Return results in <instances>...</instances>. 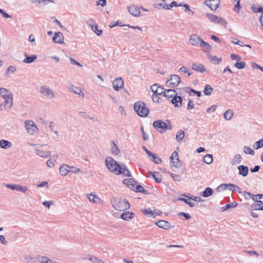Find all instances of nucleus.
<instances>
[{
	"label": "nucleus",
	"mask_w": 263,
	"mask_h": 263,
	"mask_svg": "<svg viewBox=\"0 0 263 263\" xmlns=\"http://www.w3.org/2000/svg\"><path fill=\"white\" fill-rule=\"evenodd\" d=\"M105 164L108 169L116 175L122 174L125 177H130V171L125 164H119L117 161L110 157H107L105 160Z\"/></svg>",
	"instance_id": "obj_1"
},
{
	"label": "nucleus",
	"mask_w": 263,
	"mask_h": 263,
	"mask_svg": "<svg viewBox=\"0 0 263 263\" xmlns=\"http://www.w3.org/2000/svg\"><path fill=\"white\" fill-rule=\"evenodd\" d=\"M189 43L194 46H200L205 52L209 53L211 51V46L205 42L199 35L196 34L191 35Z\"/></svg>",
	"instance_id": "obj_2"
},
{
	"label": "nucleus",
	"mask_w": 263,
	"mask_h": 263,
	"mask_svg": "<svg viewBox=\"0 0 263 263\" xmlns=\"http://www.w3.org/2000/svg\"><path fill=\"white\" fill-rule=\"evenodd\" d=\"M134 110L137 115L141 117H146L149 113L148 108L145 106L143 102L138 101L134 104Z\"/></svg>",
	"instance_id": "obj_3"
},
{
	"label": "nucleus",
	"mask_w": 263,
	"mask_h": 263,
	"mask_svg": "<svg viewBox=\"0 0 263 263\" xmlns=\"http://www.w3.org/2000/svg\"><path fill=\"white\" fill-rule=\"evenodd\" d=\"M112 206L116 210L124 211L129 208L130 204L125 199L116 198L112 203Z\"/></svg>",
	"instance_id": "obj_4"
},
{
	"label": "nucleus",
	"mask_w": 263,
	"mask_h": 263,
	"mask_svg": "<svg viewBox=\"0 0 263 263\" xmlns=\"http://www.w3.org/2000/svg\"><path fill=\"white\" fill-rule=\"evenodd\" d=\"M24 125L27 133L30 136L35 135L39 132V128L32 120H26Z\"/></svg>",
	"instance_id": "obj_5"
},
{
	"label": "nucleus",
	"mask_w": 263,
	"mask_h": 263,
	"mask_svg": "<svg viewBox=\"0 0 263 263\" xmlns=\"http://www.w3.org/2000/svg\"><path fill=\"white\" fill-rule=\"evenodd\" d=\"M39 91L41 94L47 99H53L56 97L54 91L46 85L41 86Z\"/></svg>",
	"instance_id": "obj_6"
},
{
	"label": "nucleus",
	"mask_w": 263,
	"mask_h": 263,
	"mask_svg": "<svg viewBox=\"0 0 263 263\" xmlns=\"http://www.w3.org/2000/svg\"><path fill=\"white\" fill-rule=\"evenodd\" d=\"M206 15L211 22L218 24L224 28L227 27V22L224 19L210 13H206Z\"/></svg>",
	"instance_id": "obj_7"
},
{
	"label": "nucleus",
	"mask_w": 263,
	"mask_h": 263,
	"mask_svg": "<svg viewBox=\"0 0 263 263\" xmlns=\"http://www.w3.org/2000/svg\"><path fill=\"white\" fill-rule=\"evenodd\" d=\"M171 159V167L173 171L180 167V162L179 159L178 154L176 152H174L170 158Z\"/></svg>",
	"instance_id": "obj_8"
},
{
	"label": "nucleus",
	"mask_w": 263,
	"mask_h": 263,
	"mask_svg": "<svg viewBox=\"0 0 263 263\" xmlns=\"http://www.w3.org/2000/svg\"><path fill=\"white\" fill-rule=\"evenodd\" d=\"M181 79L180 77L176 74H172L170 78L166 81V86L168 87H174L179 85Z\"/></svg>",
	"instance_id": "obj_9"
},
{
	"label": "nucleus",
	"mask_w": 263,
	"mask_h": 263,
	"mask_svg": "<svg viewBox=\"0 0 263 263\" xmlns=\"http://www.w3.org/2000/svg\"><path fill=\"white\" fill-rule=\"evenodd\" d=\"M154 127L159 133H164L167 128V125L166 123L162 121L161 120L155 121L153 122V124Z\"/></svg>",
	"instance_id": "obj_10"
},
{
	"label": "nucleus",
	"mask_w": 263,
	"mask_h": 263,
	"mask_svg": "<svg viewBox=\"0 0 263 263\" xmlns=\"http://www.w3.org/2000/svg\"><path fill=\"white\" fill-rule=\"evenodd\" d=\"M5 186L12 190L21 192L23 193H26L28 190V188L27 186H22L19 184H5Z\"/></svg>",
	"instance_id": "obj_11"
},
{
	"label": "nucleus",
	"mask_w": 263,
	"mask_h": 263,
	"mask_svg": "<svg viewBox=\"0 0 263 263\" xmlns=\"http://www.w3.org/2000/svg\"><path fill=\"white\" fill-rule=\"evenodd\" d=\"M52 41L55 43L63 44L64 43V37L62 33L61 32H54Z\"/></svg>",
	"instance_id": "obj_12"
},
{
	"label": "nucleus",
	"mask_w": 263,
	"mask_h": 263,
	"mask_svg": "<svg viewBox=\"0 0 263 263\" xmlns=\"http://www.w3.org/2000/svg\"><path fill=\"white\" fill-rule=\"evenodd\" d=\"M204 4L210 8L211 10H215L220 4V0H206L205 1Z\"/></svg>",
	"instance_id": "obj_13"
},
{
	"label": "nucleus",
	"mask_w": 263,
	"mask_h": 263,
	"mask_svg": "<svg viewBox=\"0 0 263 263\" xmlns=\"http://www.w3.org/2000/svg\"><path fill=\"white\" fill-rule=\"evenodd\" d=\"M123 80L121 78L116 79L112 82L113 88L116 91H118L120 88H123Z\"/></svg>",
	"instance_id": "obj_14"
},
{
	"label": "nucleus",
	"mask_w": 263,
	"mask_h": 263,
	"mask_svg": "<svg viewBox=\"0 0 263 263\" xmlns=\"http://www.w3.org/2000/svg\"><path fill=\"white\" fill-rule=\"evenodd\" d=\"M128 12L130 14L136 17H139L140 15V8L134 5H132L128 8Z\"/></svg>",
	"instance_id": "obj_15"
},
{
	"label": "nucleus",
	"mask_w": 263,
	"mask_h": 263,
	"mask_svg": "<svg viewBox=\"0 0 263 263\" xmlns=\"http://www.w3.org/2000/svg\"><path fill=\"white\" fill-rule=\"evenodd\" d=\"M35 153L43 158H47L51 155L50 152L44 151L41 147L36 148Z\"/></svg>",
	"instance_id": "obj_16"
},
{
	"label": "nucleus",
	"mask_w": 263,
	"mask_h": 263,
	"mask_svg": "<svg viewBox=\"0 0 263 263\" xmlns=\"http://www.w3.org/2000/svg\"><path fill=\"white\" fill-rule=\"evenodd\" d=\"M87 197L91 202L98 204H101L103 202V201L95 194H88L87 195Z\"/></svg>",
	"instance_id": "obj_17"
},
{
	"label": "nucleus",
	"mask_w": 263,
	"mask_h": 263,
	"mask_svg": "<svg viewBox=\"0 0 263 263\" xmlns=\"http://www.w3.org/2000/svg\"><path fill=\"white\" fill-rule=\"evenodd\" d=\"M69 90L73 93L78 95L82 97V98L84 97V92L82 91L81 89L79 87H77L71 84L69 86Z\"/></svg>",
	"instance_id": "obj_18"
},
{
	"label": "nucleus",
	"mask_w": 263,
	"mask_h": 263,
	"mask_svg": "<svg viewBox=\"0 0 263 263\" xmlns=\"http://www.w3.org/2000/svg\"><path fill=\"white\" fill-rule=\"evenodd\" d=\"M32 3H34L39 7H43L49 3H53L52 0H30Z\"/></svg>",
	"instance_id": "obj_19"
},
{
	"label": "nucleus",
	"mask_w": 263,
	"mask_h": 263,
	"mask_svg": "<svg viewBox=\"0 0 263 263\" xmlns=\"http://www.w3.org/2000/svg\"><path fill=\"white\" fill-rule=\"evenodd\" d=\"M12 146V144L11 142L2 139L0 140V147L4 149H8L10 148Z\"/></svg>",
	"instance_id": "obj_20"
},
{
	"label": "nucleus",
	"mask_w": 263,
	"mask_h": 263,
	"mask_svg": "<svg viewBox=\"0 0 263 263\" xmlns=\"http://www.w3.org/2000/svg\"><path fill=\"white\" fill-rule=\"evenodd\" d=\"M156 224L159 228L166 230L171 228V223L165 220H159Z\"/></svg>",
	"instance_id": "obj_21"
},
{
	"label": "nucleus",
	"mask_w": 263,
	"mask_h": 263,
	"mask_svg": "<svg viewBox=\"0 0 263 263\" xmlns=\"http://www.w3.org/2000/svg\"><path fill=\"white\" fill-rule=\"evenodd\" d=\"M59 171L62 176H65L68 173H70V166L63 164L60 166Z\"/></svg>",
	"instance_id": "obj_22"
},
{
	"label": "nucleus",
	"mask_w": 263,
	"mask_h": 263,
	"mask_svg": "<svg viewBox=\"0 0 263 263\" xmlns=\"http://www.w3.org/2000/svg\"><path fill=\"white\" fill-rule=\"evenodd\" d=\"M192 68L193 70L200 72L201 73L206 71L204 66L202 64L199 63H193L192 64Z\"/></svg>",
	"instance_id": "obj_23"
},
{
	"label": "nucleus",
	"mask_w": 263,
	"mask_h": 263,
	"mask_svg": "<svg viewBox=\"0 0 263 263\" xmlns=\"http://www.w3.org/2000/svg\"><path fill=\"white\" fill-rule=\"evenodd\" d=\"M182 99L180 96H175L172 100L171 102L174 105L175 107H179L181 105Z\"/></svg>",
	"instance_id": "obj_24"
},
{
	"label": "nucleus",
	"mask_w": 263,
	"mask_h": 263,
	"mask_svg": "<svg viewBox=\"0 0 263 263\" xmlns=\"http://www.w3.org/2000/svg\"><path fill=\"white\" fill-rule=\"evenodd\" d=\"M4 106L5 108L10 109L13 105V96L4 99Z\"/></svg>",
	"instance_id": "obj_25"
},
{
	"label": "nucleus",
	"mask_w": 263,
	"mask_h": 263,
	"mask_svg": "<svg viewBox=\"0 0 263 263\" xmlns=\"http://www.w3.org/2000/svg\"><path fill=\"white\" fill-rule=\"evenodd\" d=\"M238 170L239 171V174L243 177L246 176L248 174L249 168L247 166L239 165L238 167Z\"/></svg>",
	"instance_id": "obj_26"
},
{
	"label": "nucleus",
	"mask_w": 263,
	"mask_h": 263,
	"mask_svg": "<svg viewBox=\"0 0 263 263\" xmlns=\"http://www.w3.org/2000/svg\"><path fill=\"white\" fill-rule=\"evenodd\" d=\"M0 96L5 99L10 96H12V94L6 88L1 87L0 88Z\"/></svg>",
	"instance_id": "obj_27"
},
{
	"label": "nucleus",
	"mask_w": 263,
	"mask_h": 263,
	"mask_svg": "<svg viewBox=\"0 0 263 263\" xmlns=\"http://www.w3.org/2000/svg\"><path fill=\"white\" fill-rule=\"evenodd\" d=\"M177 95L176 91L174 89L165 90L164 92V96L168 99L173 98Z\"/></svg>",
	"instance_id": "obj_28"
},
{
	"label": "nucleus",
	"mask_w": 263,
	"mask_h": 263,
	"mask_svg": "<svg viewBox=\"0 0 263 263\" xmlns=\"http://www.w3.org/2000/svg\"><path fill=\"white\" fill-rule=\"evenodd\" d=\"M25 57H26V58L23 60V62L25 63H31L37 58L36 55H32L31 56H29L26 53L25 54Z\"/></svg>",
	"instance_id": "obj_29"
},
{
	"label": "nucleus",
	"mask_w": 263,
	"mask_h": 263,
	"mask_svg": "<svg viewBox=\"0 0 263 263\" xmlns=\"http://www.w3.org/2000/svg\"><path fill=\"white\" fill-rule=\"evenodd\" d=\"M148 173L153 177V178L158 183H160L161 182L162 178L159 173L150 171L148 172Z\"/></svg>",
	"instance_id": "obj_30"
},
{
	"label": "nucleus",
	"mask_w": 263,
	"mask_h": 263,
	"mask_svg": "<svg viewBox=\"0 0 263 263\" xmlns=\"http://www.w3.org/2000/svg\"><path fill=\"white\" fill-rule=\"evenodd\" d=\"M142 213L147 216L149 217H155L157 215L156 212L155 211H152L150 209L142 210Z\"/></svg>",
	"instance_id": "obj_31"
},
{
	"label": "nucleus",
	"mask_w": 263,
	"mask_h": 263,
	"mask_svg": "<svg viewBox=\"0 0 263 263\" xmlns=\"http://www.w3.org/2000/svg\"><path fill=\"white\" fill-rule=\"evenodd\" d=\"M233 111L231 109L227 110L223 114V117L226 120H230L233 116Z\"/></svg>",
	"instance_id": "obj_32"
},
{
	"label": "nucleus",
	"mask_w": 263,
	"mask_h": 263,
	"mask_svg": "<svg viewBox=\"0 0 263 263\" xmlns=\"http://www.w3.org/2000/svg\"><path fill=\"white\" fill-rule=\"evenodd\" d=\"M213 193V190L210 187H206L202 192V195L203 197L206 198L211 196Z\"/></svg>",
	"instance_id": "obj_33"
},
{
	"label": "nucleus",
	"mask_w": 263,
	"mask_h": 263,
	"mask_svg": "<svg viewBox=\"0 0 263 263\" xmlns=\"http://www.w3.org/2000/svg\"><path fill=\"white\" fill-rule=\"evenodd\" d=\"M124 184H126L128 187L131 189H134V181L132 179H126L123 181Z\"/></svg>",
	"instance_id": "obj_34"
},
{
	"label": "nucleus",
	"mask_w": 263,
	"mask_h": 263,
	"mask_svg": "<svg viewBox=\"0 0 263 263\" xmlns=\"http://www.w3.org/2000/svg\"><path fill=\"white\" fill-rule=\"evenodd\" d=\"M152 161H153L156 164H160L161 163V160L157 155L153 154L152 153V155H147Z\"/></svg>",
	"instance_id": "obj_35"
},
{
	"label": "nucleus",
	"mask_w": 263,
	"mask_h": 263,
	"mask_svg": "<svg viewBox=\"0 0 263 263\" xmlns=\"http://www.w3.org/2000/svg\"><path fill=\"white\" fill-rule=\"evenodd\" d=\"M253 200L255 202L263 204V194H257L253 196Z\"/></svg>",
	"instance_id": "obj_36"
},
{
	"label": "nucleus",
	"mask_w": 263,
	"mask_h": 263,
	"mask_svg": "<svg viewBox=\"0 0 263 263\" xmlns=\"http://www.w3.org/2000/svg\"><path fill=\"white\" fill-rule=\"evenodd\" d=\"M241 159L242 158L240 155H236L231 162L232 164L236 165L239 164L241 162Z\"/></svg>",
	"instance_id": "obj_37"
},
{
	"label": "nucleus",
	"mask_w": 263,
	"mask_h": 263,
	"mask_svg": "<svg viewBox=\"0 0 263 263\" xmlns=\"http://www.w3.org/2000/svg\"><path fill=\"white\" fill-rule=\"evenodd\" d=\"M237 205V203L235 202H233L231 203L226 204L224 206L221 208L222 211H225L230 208H235Z\"/></svg>",
	"instance_id": "obj_38"
},
{
	"label": "nucleus",
	"mask_w": 263,
	"mask_h": 263,
	"mask_svg": "<svg viewBox=\"0 0 263 263\" xmlns=\"http://www.w3.org/2000/svg\"><path fill=\"white\" fill-rule=\"evenodd\" d=\"M184 137V132L182 130H180L178 132L176 135V140L179 142Z\"/></svg>",
	"instance_id": "obj_39"
},
{
	"label": "nucleus",
	"mask_w": 263,
	"mask_h": 263,
	"mask_svg": "<svg viewBox=\"0 0 263 263\" xmlns=\"http://www.w3.org/2000/svg\"><path fill=\"white\" fill-rule=\"evenodd\" d=\"M203 161L208 164H211L213 161V156L211 154H206L203 157Z\"/></svg>",
	"instance_id": "obj_40"
},
{
	"label": "nucleus",
	"mask_w": 263,
	"mask_h": 263,
	"mask_svg": "<svg viewBox=\"0 0 263 263\" xmlns=\"http://www.w3.org/2000/svg\"><path fill=\"white\" fill-rule=\"evenodd\" d=\"M263 147V139H260L254 143L253 145V148L257 149Z\"/></svg>",
	"instance_id": "obj_41"
},
{
	"label": "nucleus",
	"mask_w": 263,
	"mask_h": 263,
	"mask_svg": "<svg viewBox=\"0 0 263 263\" xmlns=\"http://www.w3.org/2000/svg\"><path fill=\"white\" fill-rule=\"evenodd\" d=\"M208 58L210 61L214 64L219 63L221 61V58H217L216 57L211 55H208Z\"/></svg>",
	"instance_id": "obj_42"
},
{
	"label": "nucleus",
	"mask_w": 263,
	"mask_h": 263,
	"mask_svg": "<svg viewBox=\"0 0 263 263\" xmlns=\"http://www.w3.org/2000/svg\"><path fill=\"white\" fill-rule=\"evenodd\" d=\"M212 91L213 88L210 85L207 84L204 86L203 92L205 95L209 96L211 95Z\"/></svg>",
	"instance_id": "obj_43"
},
{
	"label": "nucleus",
	"mask_w": 263,
	"mask_h": 263,
	"mask_svg": "<svg viewBox=\"0 0 263 263\" xmlns=\"http://www.w3.org/2000/svg\"><path fill=\"white\" fill-rule=\"evenodd\" d=\"M133 213H129V212H127V213H123L121 215V218L125 220H128L132 218Z\"/></svg>",
	"instance_id": "obj_44"
},
{
	"label": "nucleus",
	"mask_w": 263,
	"mask_h": 263,
	"mask_svg": "<svg viewBox=\"0 0 263 263\" xmlns=\"http://www.w3.org/2000/svg\"><path fill=\"white\" fill-rule=\"evenodd\" d=\"M98 26L96 24H95L93 26L91 27V28L92 30L97 34V35L100 36L102 34V31L98 29Z\"/></svg>",
	"instance_id": "obj_45"
},
{
	"label": "nucleus",
	"mask_w": 263,
	"mask_h": 263,
	"mask_svg": "<svg viewBox=\"0 0 263 263\" xmlns=\"http://www.w3.org/2000/svg\"><path fill=\"white\" fill-rule=\"evenodd\" d=\"M111 152L116 155L120 153V150L114 142H112V146H111Z\"/></svg>",
	"instance_id": "obj_46"
},
{
	"label": "nucleus",
	"mask_w": 263,
	"mask_h": 263,
	"mask_svg": "<svg viewBox=\"0 0 263 263\" xmlns=\"http://www.w3.org/2000/svg\"><path fill=\"white\" fill-rule=\"evenodd\" d=\"M179 200L183 201L188 205H189L191 207H194L195 206L194 203L191 202L190 200H192L191 199H189V197L188 199L184 198H179Z\"/></svg>",
	"instance_id": "obj_47"
},
{
	"label": "nucleus",
	"mask_w": 263,
	"mask_h": 263,
	"mask_svg": "<svg viewBox=\"0 0 263 263\" xmlns=\"http://www.w3.org/2000/svg\"><path fill=\"white\" fill-rule=\"evenodd\" d=\"M227 187H228L227 184L223 183V184L219 185L216 188V190L217 192H222L223 191L227 190Z\"/></svg>",
	"instance_id": "obj_48"
},
{
	"label": "nucleus",
	"mask_w": 263,
	"mask_h": 263,
	"mask_svg": "<svg viewBox=\"0 0 263 263\" xmlns=\"http://www.w3.org/2000/svg\"><path fill=\"white\" fill-rule=\"evenodd\" d=\"M243 152L247 154H250L252 155H254L255 154L254 151L251 147L247 146H245L243 147Z\"/></svg>",
	"instance_id": "obj_49"
},
{
	"label": "nucleus",
	"mask_w": 263,
	"mask_h": 263,
	"mask_svg": "<svg viewBox=\"0 0 263 263\" xmlns=\"http://www.w3.org/2000/svg\"><path fill=\"white\" fill-rule=\"evenodd\" d=\"M251 9L253 12L254 13L261 12V14L263 13V7H257L256 6L253 5L252 6Z\"/></svg>",
	"instance_id": "obj_50"
},
{
	"label": "nucleus",
	"mask_w": 263,
	"mask_h": 263,
	"mask_svg": "<svg viewBox=\"0 0 263 263\" xmlns=\"http://www.w3.org/2000/svg\"><path fill=\"white\" fill-rule=\"evenodd\" d=\"M16 68L15 66H9L6 70V74L7 76H8L10 73H13L16 71Z\"/></svg>",
	"instance_id": "obj_51"
},
{
	"label": "nucleus",
	"mask_w": 263,
	"mask_h": 263,
	"mask_svg": "<svg viewBox=\"0 0 263 263\" xmlns=\"http://www.w3.org/2000/svg\"><path fill=\"white\" fill-rule=\"evenodd\" d=\"M48 259V257H47L46 256H41V255H39L36 257L37 260L39 262H40V263H46Z\"/></svg>",
	"instance_id": "obj_52"
},
{
	"label": "nucleus",
	"mask_w": 263,
	"mask_h": 263,
	"mask_svg": "<svg viewBox=\"0 0 263 263\" xmlns=\"http://www.w3.org/2000/svg\"><path fill=\"white\" fill-rule=\"evenodd\" d=\"M241 194L246 200H248L251 198L253 199V197L254 196L253 195H252L250 193L247 192L246 191L242 192L241 193Z\"/></svg>",
	"instance_id": "obj_53"
},
{
	"label": "nucleus",
	"mask_w": 263,
	"mask_h": 263,
	"mask_svg": "<svg viewBox=\"0 0 263 263\" xmlns=\"http://www.w3.org/2000/svg\"><path fill=\"white\" fill-rule=\"evenodd\" d=\"M246 65V63L244 62H237L235 64V67H236L237 69H243Z\"/></svg>",
	"instance_id": "obj_54"
},
{
	"label": "nucleus",
	"mask_w": 263,
	"mask_h": 263,
	"mask_svg": "<svg viewBox=\"0 0 263 263\" xmlns=\"http://www.w3.org/2000/svg\"><path fill=\"white\" fill-rule=\"evenodd\" d=\"M260 203L255 202L252 205V208L254 210H262V206L260 205Z\"/></svg>",
	"instance_id": "obj_55"
},
{
	"label": "nucleus",
	"mask_w": 263,
	"mask_h": 263,
	"mask_svg": "<svg viewBox=\"0 0 263 263\" xmlns=\"http://www.w3.org/2000/svg\"><path fill=\"white\" fill-rule=\"evenodd\" d=\"M81 172L79 168H77L74 166H70V172L73 174H78Z\"/></svg>",
	"instance_id": "obj_56"
},
{
	"label": "nucleus",
	"mask_w": 263,
	"mask_h": 263,
	"mask_svg": "<svg viewBox=\"0 0 263 263\" xmlns=\"http://www.w3.org/2000/svg\"><path fill=\"white\" fill-rule=\"evenodd\" d=\"M227 185H228L227 190H229L230 191H234V190H235L236 189H238V186L234 185L233 184H232V183H229V184H227Z\"/></svg>",
	"instance_id": "obj_57"
},
{
	"label": "nucleus",
	"mask_w": 263,
	"mask_h": 263,
	"mask_svg": "<svg viewBox=\"0 0 263 263\" xmlns=\"http://www.w3.org/2000/svg\"><path fill=\"white\" fill-rule=\"evenodd\" d=\"M26 263H34V259L31 256H27L25 258Z\"/></svg>",
	"instance_id": "obj_58"
},
{
	"label": "nucleus",
	"mask_w": 263,
	"mask_h": 263,
	"mask_svg": "<svg viewBox=\"0 0 263 263\" xmlns=\"http://www.w3.org/2000/svg\"><path fill=\"white\" fill-rule=\"evenodd\" d=\"M171 176L174 181H180V176L179 175L171 174Z\"/></svg>",
	"instance_id": "obj_59"
},
{
	"label": "nucleus",
	"mask_w": 263,
	"mask_h": 263,
	"mask_svg": "<svg viewBox=\"0 0 263 263\" xmlns=\"http://www.w3.org/2000/svg\"><path fill=\"white\" fill-rule=\"evenodd\" d=\"M164 90L163 87L159 86L155 93L158 95H162V93L164 95Z\"/></svg>",
	"instance_id": "obj_60"
},
{
	"label": "nucleus",
	"mask_w": 263,
	"mask_h": 263,
	"mask_svg": "<svg viewBox=\"0 0 263 263\" xmlns=\"http://www.w3.org/2000/svg\"><path fill=\"white\" fill-rule=\"evenodd\" d=\"M217 106L215 105H212L210 107L206 109V111L208 113H210L211 112H214L216 109Z\"/></svg>",
	"instance_id": "obj_61"
},
{
	"label": "nucleus",
	"mask_w": 263,
	"mask_h": 263,
	"mask_svg": "<svg viewBox=\"0 0 263 263\" xmlns=\"http://www.w3.org/2000/svg\"><path fill=\"white\" fill-rule=\"evenodd\" d=\"M179 71L187 73L189 76L191 74V73L187 70V68L184 66L181 67L179 69Z\"/></svg>",
	"instance_id": "obj_62"
},
{
	"label": "nucleus",
	"mask_w": 263,
	"mask_h": 263,
	"mask_svg": "<svg viewBox=\"0 0 263 263\" xmlns=\"http://www.w3.org/2000/svg\"><path fill=\"white\" fill-rule=\"evenodd\" d=\"M80 115L85 119H91L90 117L85 111H80Z\"/></svg>",
	"instance_id": "obj_63"
},
{
	"label": "nucleus",
	"mask_w": 263,
	"mask_h": 263,
	"mask_svg": "<svg viewBox=\"0 0 263 263\" xmlns=\"http://www.w3.org/2000/svg\"><path fill=\"white\" fill-rule=\"evenodd\" d=\"M90 260L92 261L94 263H105L103 261L99 260L98 259L95 257H90Z\"/></svg>",
	"instance_id": "obj_64"
}]
</instances>
